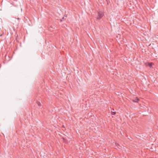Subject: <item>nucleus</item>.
I'll list each match as a JSON object with an SVG mask.
<instances>
[{
    "mask_svg": "<svg viewBox=\"0 0 158 158\" xmlns=\"http://www.w3.org/2000/svg\"><path fill=\"white\" fill-rule=\"evenodd\" d=\"M104 15V13L102 11H99L98 12V15L97 19H100Z\"/></svg>",
    "mask_w": 158,
    "mask_h": 158,
    "instance_id": "f257e3e1",
    "label": "nucleus"
},
{
    "mask_svg": "<svg viewBox=\"0 0 158 158\" xmlns=\"http://www.w3.org/2000/svg\"><path fill=\"white\" fill-rule=\"evenodd\" d=\"M153 63H150V62H146L145 63V64L147 66H149L150 67H151L152 66V65L153 64Z\"/></svg>",
    "mask_w": 158,
    "mask_h": 158,
    "instance_id": "f03ea898",
    "label": "nucleus"
},
{
    "mask_svg": "<svg viewBox=\"0 0 158 158\" xmlns=\"http://www.w3.org/2000/svg\"><path fill=\"white\" fill-rule=\"evenodd\" d=\"M139 99L137 97H136L135 98L133 99L132 101L135 102H138V101H139Z\"/></svg>",
    "mask_w": 158,
    "mask_h": 158,
    "instance_id": "7ed1b4c3",
    "label": "nucleus"
},
{
    "mask_svg": "<svg viewBox=\"0 0 158 158\" xmlns=\"http://www.w3.org/2000/svg\"><path fill=\"white\" fill-rule=\"evenodd\" d=\"M37 103L38 104V105L39 106H41V103L40 102H37Z\"/></svg>",
    "mask_w": 158,
    "mask_h": 158,
    "instance_id": "20e7f679",
    "label": "nucleus"
},
{
    "mask_svg": "<svg viewBox=\"0 0 158 158\" xmlns=\"http://www.w3.org/2000/svg\"><path fill=\"white\" fill-rule=\"evenodd\" d=\"M116 113L115 112H112V114L113 115H114L116 114Z\"/></svg>",
    "mask_w": 158,
    "mask_h": 158,
    "instance_id": "39448f33",
    "label": "nucleus"
},
{
    "mask_svg": "<svg viewBox=\"0 0 158 158\" xmlns=\"http://www.w3.org/2000/svg\"><path fill=\"white\" fill-rule=\"evenodd\" d=\"M118 146H119L120 147V146H119V145L118 144Z\"/></svg>",
    "mask_w": 158,
    "mask_h": 158,
    "instance_id": "423d86ee",
    "label": "nucleus"
},
{
    "mask_svg": "<svg viewBox=\"0 0 158 158\" xmlns=\"http://www.w3.org/2000/svg\"><path fill=\"white\" fill-rule=\"evenodd\" d=\"M2 35H0V36H2Z\"/></svg>",
    "mask_w": 158,
    "mask_h": 158,
    "instance_id": "0eeeda50",
    "label": "nucleus"
}]
</instances>
